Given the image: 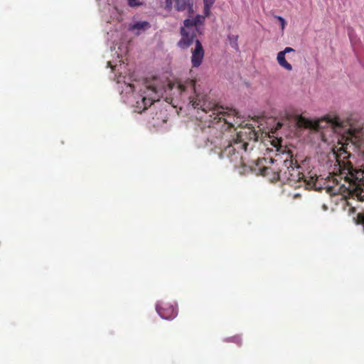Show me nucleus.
<instances>
[{
  "label": "nucleus",
  "instance_id": "nucleus-14",
  "mask_svg": "<svg viewBox=\"0 0 364 364\" xmlns=\"http://www.w3.org/2000/svg\"><path fill=\"white\" fill-rule=\"evenodd\" d=\"M275 18H277L279 21L280 25H281V28L283 31L284 29V28H285L286 24H287V22H286L285 19L283 17L280 16H276Z\"/></svg>",
  "mask_w": 364,
  "mask_h": 364
},
{
  "label": "nucleus",
  "instance_id": "nucleus-15",
  "mask_svg": "<svg viewBox=\"0 0 364 364\" xmlns=\"http://www.w3.org/2000/svg\"><path fill=\"white\" fill-rule=\"evenodd\" d=\"M128 4L131 7L140 6L141 4L138 0H127Z\"/></svg>",
  "mask_w": 364,
  "mask_h": 364
},
{
  "label": "nucleus",
  "instance_id": "nucleus-6",
  "mask_svg": "<svg viewBox=\"0 0 364 364\" xmlns=\"http://www.w3.org/2000/svg\"><path fill=\"white\" fill-rule=\"evenodd\" d=\"M107 65L115 73L116 80L118 83L122 81L121 78H125L124 75H127L129 72V70L127 68V65L124 62L122 58L117 62L109 61L107 62Z\"/></svg>",
  "mask_w": 364,
  "mask_h": 364
},
{
  "label": "nucleus",
  "instance_id": "nucleus-9",
  "mask_svg": "<svg viewBox=\"0 0 364 364\" xmlns=\"http://www.w3.org/2000/svg\"><path fill=\"white\" fill-rule=\"evenodd\" d=\"M151 28V24L149 21H136L129 26V30L136 36L141 34L143 32Z\"/></svg>",
  "mask_w": 364,
  "mask_h": 364
},
{
  "label": "nucleus",
  "instance_id": "nucleus-10",
  "mask_svg": "<svg viewBox=\"0 0 364 364\" xmlns=\"http://www.w3.org/2000/svg\"><path fill=\"white\" fill-rule=\"evenodd\" d=\"M175 1V8L178 11H182L188 9L190 13L193 11V3L189 0H174Z\"/></svg>",
  "mask_w": 364,
  "mask_h": 364
},
{
  "label": "nucleus",
  "instance_id": "nucleus-7",
  "mask_svg": "<svg viewBox=\"0 0 364 364\" xmlns=\"http://www.w3.org/2000/svg\"><path fill=\"white\" fill-rule=\"evenodd\" d=\"M204 57V50L202 46L201 43L198 41H196V47L192 50L191 55V63L193 67L198 68L199 67L203 61Z\"/></svg>",
  "mask_w": 364,
  "mask_h": 364
},
{
  "label": "nucleus",
  "instance_id": "nucleus-17",
  "mask_svg": "<svg viewBox=\"0 0 364 364\" xmlns=\"http://www.w3.org/2000/svg\"><path fill=\"white\" fill-rule=\"evenodd\" d=\"M295 52V50L291 47H286L283 50L280 51L279 53H283L284 55L287 53Z\"/></svg>",
  "mask_w": 364,
  "mask_h": 364
},
{
  "label": "nucleus",
  "instance_id": "nucleus-1",
  "mask_svg": "<svg viewBox=\"0 0 364 364\" xmlns=\"http://www.w3.org/2000/svg\"><path fill=\"white\" fill-rule=\"evenodd\" d=\"M314 131L328 144L350 141L359 146L364 144V119L343 122L338 117L314 120Z\"/></svg>",
  "mask_w": 364,
  "mask_h": 364
},
{
  "label": "nucleus",
  "instance_id": "nucleus-5",
  "mask_svg": "<svg viewBox=\"0 0 364 364\" xmlns=\"http://www.w3.org/2000/svg\"><path fill=\"white\" fill-rule=\"evenodd\" d=\"M247 146V143L234 141L223 149L222 154L228 157L230 161L237 163L242 159V152L246 151Z\"/></svg>",
  "mask_w": 364,
  "mask_h": 364
},
{
  "label": "nucleus",
  "instance_id": "nucleus-4",
  "mask_svg": "<svg viewBox=\"0 0 364 364\" xmlns=\"http://www.w3.org/2000/svg\"><path fill=\"white\" fill-rule=\"evenodd\" d=\"M215 0H203V14L204 15H196L193 18H187L183 21V27L181 28V39L178 41V46L182 48L186 49L188 48L193 42L196 33H202L203 28L201 26L203 25L205 17L210 14V9L214 4Z\"/></svg>",
  "mask_w": 364,
  "mask_h": 364
},
{
  "label": "nucleus",
  "instance_id": "nucleus-11",
  "mask_svg": "<svg viewBox=\"0 0 364 364\" xmlns=\"http://www.w3.org/2000/svg\"><path fill=\"white\" fill-rule=\"evenodd\" d=\"M277 60L278 64L287 70L291 71L292 70L291 65L286 60L285 55L283 53L279 52L277 53Z\"/></svg>",
  "mask_w": 364,
  "mask_h": 364
},
{
  "label": "nucleus",
  "instance_id": "nucleus-18",
  "mask_svg": "<svg viewBox=\"0 0 364 364\" xmlns=\"http://www.w3.org/2000/svg\"><path fill=\"white\" fill-rule=\"evenodd\" d=\"M287 122V119H284V122H277V124H276V129H281L283 126H284L285 124V122Z\"/></svg>",
  "mask_w": 364,
  "mask_h": 364
},
{
  "label": "nucleus",
  "instance_id": "nucleus-13",
  "mask_svg": "<svg viewBox=\"0 0 364 364\" xmlns=\"http://www.w3.org/2000/svg\"><path fill=\"white\" fill-rule=\"evenodd\" d=\"M161 1L164 4L166 9L171 10L172 9V0H161Z\"/></svg>",
  "mask_w": 364,
  "mask_h": 364
},
{
  "label": "nucleus",
  "instance_id": "nucleus-8",
  "mask_svg": "<svg viewBox=\"0 0 364 364\" xmlns=\"http://www.w3.org/2000/svg\"><path fill=\"white\" fill-rule=\"evenodd\" d=\"M156 310L163 319H173L177 316V311L172 305L166 307H161L159 303L156 305Z\"/></svg>",
  "mask_w": 364,
  "mask_h": 364
},
{
  "label": "nucleus",
  "instance_id": "nucleus-2",
  "mask_svg": "<svg viewBox=\"0 0 364 364\" xmlns=\"http://www.w3.org/2000/svg\"><path fill=\"white\" fill-rule=\"evenodd\" d=\"M165 88L158 85V80L146 82L141 85L127 83L121 92L124 102L134 108V112L141 113L163 95Z\"/></svg>",
  "mask_w": 364,
  "mask_h": 364
},
{
  "label": "nucleus",
  "instance_id": "nucleus-16",
  "mask_svg": "<svg viewBox=\"0 0 364 364\" xmlns=\"http://www.w3.org/2000/svg\"><path fill=\"white\" fill-rule=\"evenodd\" d=\"M228 341L237 343L238 345L241 344V338L238 336L231 337L228 339Z\"/></svg>",
  "mask_w": 364,
  "mask_h": 364
},
{
  "label": "nucleus",
  "instance_id": "nucleus-12",
  "mask_svg": "<svg viewBox=\"0 0 364 364\" xmlns=\"http://www.w3.org/2000/svg\"><path fill=\"white\" fill-rule=\"evenodd\" d=\"M228 41H229V43H230V45L231 46V47L237 50L239 49L238 43H237L238 36L237 35H229L228 36Z\"/></svg>",
  "mask_w": 364,
  "mask_h": 364
},
{
  "label": "nucleus",
  "instance_id": "nucleus-3",
  "mask_svg": "<svg viewBox=\"0 0 364 364\" xmlns=\"http://www.w3.org/2000/svg\"><path fill=\"white\" fill-rule=\"evenodd\" d=\"M179 90L183 92L191 90L193 92V95L190 96V103L195 109H200L203 112L207 113L208 111H212L213 114L216 115L215 119L218 117L220 120L225 119V117L229 115H234L235 110L211 105L207 102V96L209 92L208 87H205L204 85L198 83L194 80H187L184 83L178 85Z\"/></svg>",
  "mask_w": 364,
  "mask_h": 364
}]
</instances>
